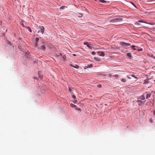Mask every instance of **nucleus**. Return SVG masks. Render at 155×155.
Listing matches in <instances>:
<instances>
[{
  "label": "nucleus",
  "mask_w": 155,
  "mask_h": 155,
  "mask_svg": "<svg viewBox=\"0 0 155 155\" xmlns=\"http://www.w3.org/2000/svg\"><path fill=\"white\" fill-rule=\"evenodd\" d=\"M73 98L74 99H76V96H75V95H73Z\"/></svg>",
  "instance_id": "c756f323"
},
{
  "label": "nucleus",
  "mask_w": 155,
  "mask_h": 155,
  "mask_svg": "<svg viewBox=\"0 0 155 155\" xmlns=\"http://www.w3.org/2000/svg\"><path fill=\"white\" fill-rule=\"evenodd\" d=\"M120 44L124 47H127L128 46H130L131 45L130 43H127L124 42H121L120 43Z\"/></svg>",
  "instance_id": "f03ea898"
},
{
  "label": "nucleus",
  "mask_w": 155,
  "mask_h": 155,
  "mask_svg": "<svg viewBox=\"0 0 155 155\" xmlns=\"http://www.w3.org/2000/svg\"><path fill=\"white\" fill-rule=\"evenodd\" d=\"M121 81H122V82H125L126 81V80L125 79L122 78L121 79Z\"/></svg>",
  "instance_id": "f3484780"
},
{
  "label": "nucleus",
  "mask_w": 155,
  "mask_h": 155,
  "mask_svg": "<svg viewBox=\"0 0 155 155\" xmlns=\"http://www.w3.org/2000/svg\"><path fill=\"white\" fill-rule=\"evenodd\" d=\"M37 32L38 33H39L40 32V31H38Z\"/></svg>",
  "instance_id": "c9c22d12"
},
{
  "label": "nucleus",
  "mask_w": 155,
  "mask_h": 155,
  "mask_svg": "<svg viewBox=\"0 0 155 155\" xmlns=\"http://www.w3.org/2000/svg\"><path fill=\"white\" fill-rule=\"evenodd\" d=\"M137 50L138 51H142V49H139Z\"/></svg>",
  "instance_id": "c85d7f7f"
},
{
  "label": "nucleus",
  "mask_w": 155,
  "mask_h": 155,
  "mask_svg": "<svg viewBox=\"0 0 155 155\" xmlns=\"http://www.w3.org/2000/svg\"><path fill=\"white\" fill-rule=\"evenodd\" d=\"M23 25V26L24 27V24H23V25Z\"/></svg>",
  "instance_id": "58836bf2"
},
{
  "label": "nucleus",
  "mask_w": 155,
  "mask_h": 155,
  "mask_svg": "<svg viewBox=\"0 0 155 155\" xmlns=\"http://www.w3.org/2000/svg\"><path fill=\"white\" fill-rule=\"evenodd\" d=\"M91 54L93 55H94L95 54V52L94 51H92L91 52Z\"/></svg>",
  "instance_id": "bb28decb"
},
{
  "label": "nucleus",
  "mask_w": 155,
  "mask_h": 155,
  "mask_svg": "<svg viewBox=\"0 0 155 155\" xmlns=\"http://www.w3.org/2000/svg\"><path fill=\"white\" fill-rule=\"evenodd\" d=\"M144 83L145 84H147L149 83V81L148 79H146L144 81Z\"/></svg>",
  "instance_id": "9b49d317"
},
{
  "label": "nucleus",
  "mask_w": 155,
  "mask_h": 155,
  "mask_svg": "<svg viewBox=\"0 0 155 155\" xmlns=\"http://www.w3.org/2000/svg\"><path fill=\"white\" fill-rule=\"evenodd\" d=\"M73 102L74 104H76L77 103V100H75V99H74V100L73 101Z\"/></svg>",
  "instance_id": "393cba45"
},
{
  "label": "nucleus",
  "mask_w": 155,
  "mask_h": 155,
  "mask_svg": "<svg viewBox=\"0 0 155 155\" xmlns=\"http://www.w3.org/2000/svg\"><path fill=\"white\" fill-rule=\"evenodd\" d=\"M127 55L129 58H131V55L130 53H128L127 54Z\"/></svg>",
  "instance_id": "f8f14e48"
},
{
  "label": "nucleus",
  "mask_w": 155,
  "mask_h": 155,
  "mask_svg": "<svg viewBox=\"0 0 155 155\" xmlns=\"http://www.w3.org/2000/svg\"><path fill=\"white\" fill-rule=\"evenodd\" d=\"M73 55H74V56H76V55L74 54Z\"/></svg>",
  "instance_id": "4c0bfd02"
},
{
  "label": "nucleus",
  "mask_w": 155,
  "mask_h": 155,
  "mask_svg": "<svg viewBox=\"0 0 155 155\" xmlns=\"http://www.w3.org/2000/svg\"><path fill=\"white\" fill-rule=\"evenodd\" d=\"M154 59H155V56L154 57Z\"/></svg>",
  "instance_id": "a19ab883"
},
{
  "label": "nucleus",
  "mask_w": 155,
  "mask_h": 155,
  "mask_svg": "<svg viewBox=\"0 0 155 155\" xmlns=\"http://www.w3.org/2000/svg\"><path fill=\"white\" fill-rule=\"evenodd\" d=\"M98 55L100 56H104V53L102 52H98Z\"/></svg>",
  "instance_id": "7ed1b4c3"
},
{
  "label": "nucleus",
  "mask_w": 155,
  "mask_h": 155,
  "mask_svg": "<svg viewBox=\"0 0 155 155\" xmlns=\"http://www.w3.org/2000/svg\"><path fill=\"white\" fill-rule=\"evenodd\" d=\"M123 19L120 18H116L114 19H112L109 21L110 23H115L122 21Z\"/></svg>",
  "instance_id": "f257e3e1"
},
{
  "label": "nucleus",
  "mask_w": 155,
  "mask_h": 155,
  "mask_svg": "<svg viewBox=\"0 0 155 155\" xmlns=\"http://www.w3.org/2000/svg\"><path fill=\"white\" fill-rule=\"evenodd\" d=\"M28 31L30 32H31V28H30V27H28Z\"/></svg>",
  "instance_id": "a878e982"
},
{
  "label": "nucleus",
  "mask_w": 155,
  "mask_h": 155,
  "mask_svg": "<svg viewBox=\"0 0 155 155\" xmlns=\"http://www.w3.org/2000/svg\"><path fill=\"white\" fill-rule=\"evenodd\" d=\"M64 7V6H62L60 7V8L61 9H62Z\"/></svg>",
  "instance_id": "473e14b6"
},
{
  "label": "nucleus",
  "mask_w": 155,
  "mask_h": 155,
  "mask_svg": "<svg viewBox=\"0 0 155 155\" xmlns=\"http://www.w3.org/2000/svg\"><path fill=\"white\" fill-rule=\"evenodd\" d=\"M40 48L43 50H45V47L44 45L41 46Z\"/></svg>",
  "instance_id": "6e6552de"
},
{
  "label": "nucleus",
  "mask_w": 155,
  "mask_h": 155,
  "mask_svg": "<svg viewBox=\"0 0 155 155\" xmlns=\"http://www.w3.org/2000/svg\"><path fill=\"white\" fill-rule=\"evenodd\" d=\"M153 114H154V115L155 116V110H154L153 111Z\"/></svg>",
  "instance_id": "72a5a7b5"
},
{
  "label": "nucleus",
  "mask_w": 155,
  "mask_h": 155,
  "mask_svg": "<svg viewBox=\"0 0 155 155\" xmlns=\"http://www.w3.org/2000/svg\"><path fill=\"white\" fill-rule=\"evenodd\" d=\"M40 29L41 32V33L42 34H43L44 33V27L43 26H42L41 27Z\"/></svg>",
  "instance_id": "20e7f679"
},
{
  "label": "nucleus",
  "mask_w": 155,
  "mask_h": 155,
  "mask_svg": "<svg viewBox=\"0 0 155 155\" xmlns=\"http://www.w3.org/2000/svg\"><path fill=\"white\" fill-rule=\"evenodd\" d=\"M70 66H71L73 67H74L75 68H77V69L79 67V66H78L77 65H76V64H75V65H72L71 64Z\"/></svg>",
  "instance_id": "39448f33"
},
{
  "label": "nucleus",
  "mask_w": 155,
  "mask_h": 155,
  "mask_svg": "<svg viewBox=\"0 0 155 155\" xmlns=\"http://www.w3.org/2000/svg\"><path fill=\"white\" fill-rule=\"evenodd\" d=\"M63 59L64 60H65V57L64 56V57H63Z\"/></svg>",
  "instance_id": "f704fd0d"
},
{
  "label": "nucleus",
  "mask_w": 155,
  "mask_h": 155,
  "mask_svg": "<svg viewBox=\"0 0 155 155\" xmlns=\"http://www.w3.org/2000/svg\"><path fill=\"white\" fill-rule=\"evenodd\" d=\"M84 44L85 45H87H87H89V44L87 42H84Z\"/></svg>",
  "instance_id": "5701e85b"
},
{
  "label": "nucleus",
  "mask_w": 155,
  "mask_h": 155,
  "mask_svg": "<svg viewBox=\"0 0 155 155\" xmlns=\"http://www.w3.org/2000/svg\"><path fill=\"white\" fill-rule=\"evenodd\" d=\"M131 76L133 77H134V78H135V79H137V77H136V76H135V75L134 74H132L131 75Z\"/></svg>",
  "instance_id": "a211bd4d"
},
{
  "label": "nucleus",
  "mask_w": 155,
  "mask_h": 155,
  "mask_svg": "<svg viewBox=\"0 0 155 155\" xmlns=\"http://www.w3.org/2000/svg\"><path fill=\"white\" fill-rule=\"evenodd\" d=\"M97 87H98L101 88L102 86L101 84H98L97 85Z\"/></svg>",
  "instance_id": "412c9836"
},
{
  "label": "nucleus",
  "mask_w": 155,
  "mask_h": 155,
  "mask_svg": "<svg viewBox=\"0 0 155 155\" xmlns=\"http://www.w3.org/2000/svg\"><path fill=\"white\" fill-rule=\"evenodd\" d=\"M40 71H39L38 72V74H39V77L41 79L42 78L43 76L42 75H40Z\"/></svg>",
  "instance_id": "9d476101"
},
{
  "label": "nucleus",
  "mask_w": 155,
  "mask_h": 155,
  "mask_svg": "<svg viewBox=\"0 0 155 155\" xmlns=\"http://www.w3.org/2000/svg\"><path fill=\"white\" fill-rule=\"evenodd\" d=\"M140 99L142 100H144L145 99V98L144 96H142L140 97Z\"/></svg>",
  "instance_id": "4468645a"
},
{
  "label": "nucleus",
  "mask_w": 155,
  "mask_h": 155,
  "mask_svg": "<svg viewBox=\"0 0 155 155\" xmlns=\"http://www.w3.org/2000/svg\"><path fill=\"white\" fill-rule=\"evenodd\" d=\"M100 1L101 2H102V3H104L106 2V1H105L103 0H100Z\"/></svg>",
  "instance_id": "b1692460"
},
{
  "label": "nucleus",
  "mask_w": 155,
  "mask_h": 155,
  "mask_svg": "<svg viewBox=\"0 0 155 155\" xmlns=\"http://www.w3.org/2000/svg\"><path fill=\"white\" fill-rule=\"evenodd\" d=\"M149 24H150V25H153V23H149Z\"/></svg>",
  "instance_id": "e433bc0d"
},
{
  "label": "nucleus",
  "mask_w": 155,
  "mask_h": 155,
  "mask_svg": "<svg viewBox=\"0 0 155 155\" xmlns=\"http://www.w3.org/2000/svg\"><path fill=\"white\" fill-rule=\"evenodd\" d=\"M39 40V38H35V42H38Z\"/></svg>",
  "instance_id": "aec40b11"
},
{
  "label": "nucleus",
  "mask_w": 155,
  "mask_h": 155,
  "mask_svg": "<svg viewBox=\"0 0 155 155\" xmlns=\"http://www.w3.org/2000/svg\"><path fill=\"white\" fill-rule=\"evenodd\" d=\"M135 45H133L132 46V48L133 50H137V49H136V48H135Z\"/></svg>",
  "instance_id": "6ab92c4d"
},
{
  "label": "nucleus",
  "mask_w": 155,
  "mask_h": 155,
  "mask_svg": "<svg viewBox=\"0 0 155 155\" xmlns=\"http://www.w3.org/2000/svg\"><path fill=\"white\" fill-rule=\"evenodd\" d=\"M133 4L134 6V4L133 3Z\"/></svg>",
  "instance_id": "ea45409f"
},
{
  "label": "nucleus",
  "mask_w": 155,
  "mask_h": 155,
  "mask_svg": "<svg viewBox=\"0 0 155 155\" xmlns=\"http://www.w3.org/2000/svg\"><path fill=\"white\" fill-rule=\"evenodd\" d=\"M94 59L96 60L97 61H100L101 60V59L97 57H94Z\"/></svg>",
  "instance_id": "423d86ee"
},
{
  "label": "nucleus",
  "mask_w": 155,
  "mask_h": 155,
  "mask_svg": "<svg viewBox=\"0 0 155 155\" xmlns=\"http://www.w3.org/2000/svg\"><path fill=\"white\" fill-rule=\"evenodd\" d=\"M92 66V64L89 65L87 66V68H89L91 67Z\"/></svg>",
  "instance_id": "4be33fe9"
},
{
  "label": "nucleus",
  "mask_w": 155,
  "mask_h": 155,
  "mask_svg": "<svg viewBox=\"0 0 155 155\" xmlns=\"http://www.w3.org/2000/svg\"><path fill=\"white\" fill-rule=\"evenodd\" d=\"M71 88L70 87H69L68 91L69 92H71Z\"/></svg>",
  "instance_id": "7c9ffc66"
},
{
  "label": "nucleus",
  "mask_w": 155,
  "mask_h": 155,
  "mask_svg": "<svg viewBox=\"0 0 155 155\" xmlns=\"http://www.w3.org/2000/svg\"><path fill=\"white\" fill-rule=\"evenodd\" d=\"M130 75H128L127 76V77L129 79H131V78L130 76Z\"/></svg>",
  "instance_id": "cd10ccee"
},
{
  "label": "nucleus",
  "mask_w": 155,
  "mask_h": 155,
  "mask_svg": "<svg viewBox=\"0 0 155 155\" xmlns=\"http://www.w3.org/2000/svg\"><path fill=\"white\" fill-rule=\"evenodd\" d=\"M137 102L139 103V105H140L143 103L142 101L141 100H138L137 101Z\"/></svg>",
  "instance_id": "0eeeda50"
},
{
  "label": "nucleus",
  "mask_w": 155,
  "mask_h": 155,
  "mask_svg": "<svg viewBox=\"0 0 155 155\" xmlns=\"http://www.w3.org/2000/svg\"><path fill=\"white\" fill-rule=\"evenodd\" d=\"M151 94L150 93H147V96L146 98L147 99H148L149 97H150Z\"/></svg>",
  "instance_id": "1a4fd4ad"
},
{
  "label": "nucleus",
  "mask_w": 155,
  "mask_h": 155,
  "mask_svg": "<svg viewBox=\"0 0 155 155\" xmlns=\"http://www.w3.org/2000/svg\"><path fill=\"white\" fill-rule=\"evenodd\" d=\"M139 21V22H144V21H141V20L139 21Z\"/></svg>",
  "instance_id": "2f4dec72"
},
{
  "label": "nucleus",
  "mask_w": 155,
  "mask_h": 155,
  "mask_svg": "<svg viewBox=\"0 0 155 155\" xmlns=\"http://www.w3.org/2000/svg\"><path fill=\"white\" fill-rule=\"evenodd\" d=\"M89 48L91 49H92V46H91L89 44L88 45H87V46Z\"/></svg>",
  "instance_id": "dca6fc26"
},
{
  "label": "nucleus",
  "mask_w": 155,
  "mask_h": 155,
  "mask_svg": "<svg viewBox=\"0 0 155 155\" xmlns=\"http://www.w3.org/2000/svg\"><path fill=\"white\" fill-rule=\"evenodd\" d=\"M70 106L71 107H76V105H74L73 104H70Z\"/></svg>",
  "instance_id": "ddd939ff"
},
{
  "label": "nucleus",
  "mask_w": 155,
  "mask_h": 155,
  "mask_svg": "<svg viewBox=\"0 0 155 155\" xmlns=\"http://www.w3.org/2000/svg\"><path fill=\"white\" fill-rule=\"evenodd\" d=\"M37 42H35V43L34 44H35V46L36 47H37L38 46V43Z\"/></svg>",
  "instance_id": "2eb2a0df"
}]
</instances>
